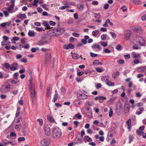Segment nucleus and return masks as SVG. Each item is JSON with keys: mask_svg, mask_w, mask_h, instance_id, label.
I'll use <instances>...</instances> for the list:
<instances>
[{"mask_svg": "<svg viewBox=\"0 0 146 146\" xmlns=\"http://www.w3.org/2000/svg\"><path fill=\"white\" fill-rule=\"evenodd\" d=\"M38 2V0H34L33 1V6H37V3Z\"/></svg>", "mask_w": 146, "mask_h": 146, "instance_id": "nucleus-47", "label": "nucleus"}, {"mask_svg": "<svg viewBox=\"0 0 146 146\" xmlns=\"http://www.w3.org/2000/svg\"><path fill=\"white\" fill-rule=\"evenodd\" d=\"M127 125L128 126H130L131 125V120L130 119H129L126 121Z\"/></svg>", "mask_w": 146, "mask_h": 146, "instance_id": "nucleus-48", "label": "nucleus"}, {"mask_svg": "<svg viewBox=\"0 0 146 146\" xmlns=\"http://www.w3.org/2000/svg\"><path fill=\"white\" fill-rule=\"evenodd\" d=\"M17 69L16 68L15 66H13L12 65H11V67L10 68V70L11 71H14Z\"/></svg>", "mask_w": 146, "mask_h": 146, "instance_id": "nucleus-44", "label": "nucleus"}, {"mask_svg": "<svg viewBox=\"0 0 146 146\" xmlns=\"http://www.w3.org/2000/svg\"><path fill=\"white\" fill-rule=\"evenodd\" d=\"M48 43L47 41H44L43 40H40L38 42V44L39 45H42L45 44H47Z\"/></svg>", "mask_w": 146, "mask_h": 146, "instance_id": "nucleus-21", "label": "nucleus"}, {"mask_svg": "<svg viewBox=\"0 0 146 146\" xmlns=\"http://www.w3.org/2000/svg\"><path fill=\"white\" fill-rule=\"evenodd\" d=\"M139 109L140 110V111H137L136 112V114L139 115L141 114L142 113V112L143 111L144 108L143 107H139Z\"/></svg>", "mask_w": 146, "mask_h": 146, "instance_id": "nucleus-19", "label": "nucleus"}, {"mask_svg": "<svg viewBox=\"0 0 146 146\" xmlns=\"http://www.w3.org/2000/svg\"><path fill=\"white\" fill-rule=\"evenodd\" d=\"M69 7V6L68 5H65L62 6L60 7L59 9L60 10H64L66 8H68Z\"/></svg>", "mask_w": 146, "mask_h": 146, "instance_id": "nucleus-34", "label": "nucleus"}, {"mask_svg": "<svg viewBox=\"0 0 146 146\" xmlns=\"http://www.w3.org/2000/svg\"><path fill=\"white\" fill-rule=\"evenodd\" d=\"M119 75V72L118 71H117L115 73H113L112 75V76L114 78L116 76H118Z\"/></svg>", "mask_w": 146, "mask_h": 146, "instance_id": "nucleus-32", "label": "nucleus"}, {"mask_svg": "<svg viewBox=\"0 0 146 146\" xmlns=\"http://www.w3.org/2000/svg\"><path fill=\"white\" fill-rule=\"evenodd\" d=\"M49 23L50 25L52 26H54L56 24V23L55 22H53L52 21H49Z\"/></svg>", "mask_w": 146, "mask_h": 146, "instance_id": "nucleus-59", "label": "nucleus"}, {"mask_svg": "<svg viewBox=\"0 0 146 146\" xmlns=\"http://www.w3.org/2000/svg\"><path fill=\"white\" fill-rule=\"evenodd\" d=\"M10 1L11 3H12V4L9 7H7L6 9L9 13H13L12 11L13 10V8L15 7L14 3L15 0H11Z\"/></svg>", "mask_w": 146, "mask_h": 146, "instance_id": "nucleus-6", "label": "nucleus"}, {"mask_svg": "<svg viewBox=\"0 0 146 146\" xmlns=\"http://www.w3.org/2000/svg\"><path fill=\"white\" fill-rule=\"evenodd\" d=\"M37 121L39 122L40 125H42L43 123V121L41 119H38L37 120Z\"/></svg>", "mask_w": 146, "mask_h": 146, "instance_id": "nucleus-55", "label": "nucleus"}, {"mask_svg": "<svg viewBox=\"0 0 146 146\" xmlns=\"http://www.w3.org/2000/svg\"><path fill=\"white\" fill-rule=\"evenodd\" d=\"M108 24H109L111 26L113 25V24L110 22V20L108 19L106 21L105 24L103 25V26L104 27H108Z\"/></svg>", "mask_w": 146, "mask_h": 146, "instance_id": "nucleus-12", "label": "nucleus"}, {"mask_svg": "<svg viewBox=\"0 0 146 146\" xmlns=\"http://www.w3.org/2000/svg\"><path fill=\"white\" fill-rule=\"evenodd\" d=\"M29 88L31 94V96L32 98H34L35 96L36 93L34 86H33L31 82L30 83Z\"/></svg>", "mask_w": 146, "mask_h": 146, "instance_id": "nucleus-4", "label": "nucleus"}, {"mask_svg": "<svg viewBox=\"0 0 146 146\" xmlns=\"http://www.w3.org/2000/svg\"><path fill=\"white\" fill-rule=\"evenodd\" d=\"M75 116L79 119H80L82 118V115L80 113H78L76 114Z\"/></svg>", "mask_w": 146, "mask_h": 146, "instance_id": "nucleus-51", "label": "nucleus"}, {"mask_svg": "<svg viewBox=\"0 0 146 146\" xmlns=\"http://www.w3.org/2000/svg\"><path fill=\"white\" fill-rule=\"evenodd\" d=\"M19 18L21 19H25L27 18L26 15L25 14H21L19 16Z\"/></svg>", "mask_w": 146, "mask_h": 146, "instance_id": "nucleus-33", "label": "nucleus"}, {"mask_svg": "<svg viewBox=\"0 0 146 146\" xmlns=\"http://www.w3.org/2000/svg\"><path fill=\"white\" fill-rule=\"evenodd\" d=\"M47 119L49 121L51 122H53L54 121V119L50 116H48Z\"/></svg>", "mask_w": 146, "mask_h": 146, "instance_id": "nucleus-29", "label": "nucleus"}, {"mask_svg": "<svg viewBox=\"0 0 146 146\" xmlns=\"http://www.w3.org/2000/svg\"><path fill=\"white\" fill-rule=\"evenodd\" d=\"M96 71L98 72H102L103 70L102 69L100 68H97L96 69Z\"/></svg>", "mask_w": 146, "mask_h": 146, "instance_id": "nucleus-60", "label": "nucleus"}, {"mask_svg": "<svg viewBox=\"0 0 146 146\" xmlns=\"http://www.w3.org/2000/svg\"><path fill=\"white\" fill-rule=\"evenodd\" d=\"M99 33V31L98 30H94L92 31V34L94 36H96Z\"/></svg>", "mask_w": 146, "mask_h": 146, "instance_id": "nucleus-28", "label": "nucleus"}, {"mask_svg": "<svg viewBox=\"0 0 146 146\" xmlns=\"http://www.w3.org/2000/svg\"><path fill=\"white\" fill-rule=\"evenodd\" d=\"M129 104H125L124 110L125 113L127 114L129 110Z\"/></svg>", "mask_w": 146, "mask_h": 146, "instance_id": "nucleus-10", "label": "nucleus"}, {"mask_svg": "<svg viewBox=\"0 0 146 146\" xmlns=\"http://www.w3.org/2000/svg\"><path fill=\"white\" fill-rule=\"evenodd\" d=\"M72 35L75 37H78L80 36V34L79 33H76L75 32H74L72 33Z\"/></svg>", "mask_w": 146, "mask_h": 146, "instance_id": "nucleus-52", "label": "nucleus"}, {"mask_svg": "<svg viewBox=\"0 0 146 146\" xmlns=\"http://www.w3.org/2000/svg\"><path fill=\"white\" fill-rule=\"evenodd\" d=\"M25 140V138L24 137H19L18 139V140L19 142H21L23 141H24Z\"/></svg>", "mask_w": 146, "mask_h": 146, "instance_id": "nucleus-45", "label": "nucleus"}, {"mask_svg": "<svg viewBox=\"0 0 146 146\" xmlns=\"http://www.w3.org/2000/svg\"><path fill=\"white\" fill-rule=\"evenodd\" d=\"M62 132L61 130L58 127L53 128L52 131L53 137L55 139H58L61 136Z\"/></svg>", "mask_w": 146, "mask_h": 146, "instance_id": "nucleus-1", "label": "nucleus"}, {"mask_svg": "<svg viewBox=\"0 0 146 146\" xmlns=\"http://www.w3.org/2000/svg\"><path fill=\"white\" fill-rule=\"evenodd\" d=\"M99 63V61L98 60H94L93 63V64L94 66H97L98 65V64Z\"/></svg>", "mask_w": 146, "mask_h": 146, "instance_id": "nucleus-35", "label": "nucleus"}, {"mask_svg": "<svg viewBox=\"0 0 146 146\" xmlns=\"http://www.w3.org/2000/svg\"><path fill=\"white\" fill-rule=\"evenodd\" d=\"M56 32H58V35H60L63 33L65 31V29L63 27H58L56 29Z\"/></svg>", "mask_w": 146, "mask_h": 146, "instance_id": "nucleus-8", "label": "nucleus"}, {"mask_svg": "<svg viewBox=\"0 0 146 146\" xmlns=\"http://www.w3.org/2000/svg\"><path fill=\"white\" fill-rule=\"evenodd\" d=\"M77 96L80 100H83L87 99L88 96L87 95L82 92L80 90H78L77 91Z\"/></svg>", "mask_w": 146, "mask_h": 146, "instance_id": "nucleus-3", "label": "nucleus"}, {"mask_svg": "<svg viewBox=\"0 0 146 146\" xmlns=\"http://www.w3.org/2000/svg\"><path fill=\"white\" fill-rule=\"evenodd\" d=\"M133 135H129V143H131L133 139Z\"/></svg>", "mask_w": 146, "mask_h": 146, "instance_id": "nucleus-30", "label": "nucleus"}, {"mask_svg": "<svg viewBox=\"0 0 146 146\" xmlns=\"http://www.w3.org/2000/svg\"><path fill=\"white\" fill-rule=\"evenodd\" d=\"M44 132L45 134L48 136H49L50 133V129L49 127L46 126L44 127Z\"/></svg>", "mask_w": 146, "mask_h": 146, "instance_id": "nucleus-7", "label": "nucleus"}, {"mask_svg": "<svg viewBox=\"0 0 146 146\" xmlns=\"http://www.w3.org/2000/svg\"><path fill=\"white\" fill-rule=\"evenodd\" d=\"M3 40H4V41L5 42H7V41L8 40L9 38L6 36H4L3 37Z\"/></svg>", "mask_w": 146, "mask_h": 146, "instance_id": "nucleus-41", "label": "nucleus"}, {"mask_svg": "<svg viewBox=\"0 0 146 146\" xmlns=\"http://www.w3.org/2000/svg\"><path fill=\"white\" fill-rule=\"evenodd\" d=\"M113 114V110L111 108L110 109V111L109 114V116L110 117H111Z\"/></svg>", "mask_w": 146, "mask_h": 146, "instance_id": "nucleus-43", "label": "nucleus"}, {"mask_svg": "<svg viewBox=\"0 0 146 146\" xmlns=\"http://www.w3.org/2000/svg\"><path fill=\"white\" fill-rule=\"evenodd\" d=\"M105 53H110L111 52V51L107 48H105L104 50Z\"/></svg>", "mask_w": 146, "mask_h": 146, "instance_id": "nucleus-56", "label": "nucleus"}, {"mask_svg": "<svg viewBox=\"0 0 146 146\" xmlns=\"http://www.w3.org/2000/svg\"><path fill=\"white\" fill-rule=\"evenodd\" d=\"M28 35L29 36H33L35 35V34L34 32H32L31 31H29L28 33Z\"/></svg>", "mask_w": 146, "mask_h": 146, "instance_id": "nucleus-39", "label": "nucleus"}, {"mask_svg": "<svg viewBox=\"0 0 146 146\" xmlns=\"http://www.w3.org/2000/svg\"><path fill=\"white\" fill-rule=\"evenodd\" d=\"M107 35L105 34H103L101 35V38L102 40H104L106 39Z\"/></svg>", "mask_w": 146, "mask_h": 146, "instance_id": "nucleus-38", "label": "nucleus"}, {"mask_svg": "<svg viewBox=\"0 0 146 146\" xmlns=\"http://www.w3.org/2000/svg\"><path fill=\"white\" fill-rule=\"evenodd\" d=\"M50 143V139L48 138H46L42 140L40 143L42 146H47L49 145Z\"/></svg>", "mask_w": 146, "mask_h": 146, "instance_id": "nucleus-5", "label": "nucleus"}, {"mask_svg": "<svg viewBox=\"0 0 146 146\" xmlns=\"http://www.w3.org/2000/svg\"><path fill=\"white\" fill-rule=\"evenodd\" d=\"M4 66L5 68L7 69H8L10 68V65L8 63H5L4 64Z\"/></svg>", "mask_w": 146, "mask_h": 146, "instance_id": "nucleus-37", "label": "nucleus"}, {"mask_svg": "<svg viewBox=\"0 0 146 146\" xmlns=\"http://www.w3.org/2000/svg\"><path fill=\"white\" fill-rule=\"evenodd\" d=\"M94 16L96 19H99L101 17L100 14L99 13H94Z\"/></svg>", "mask_w": 146, "mask_h": 146, "instance_id": "nucleus-27", "label": "nucleus"}, {"mask_svg": "<svg viewBox=\"0 0 146 146\" xmlns=\"http://www.w3.org/2000/svg\"><path fill=\"white\" fill-rule=\"evenodd\" d=\"M134 30L138 33H141L143 32V30L141 27H137L134 28Z\"/></svg>", "mask_w": 146, "mask_h": 146, "instance_id": "nucleus-22", "label": "nucleus"}, {"mask_svg": "<svg viewBox=\"0 0 146 146\" xmlns=\"http://www.w3.org/2000/svg\"><path fill=\"white\" fill-rule=\"evenodd\" d=\"M69 48L71 49H74V46L73 44L71 43H70L69 44Z\"/></svg>", "mask_w": 146, "mask_h": 146, "instance_id": "nucleus-64", "label": "nucleus"}, {"mask_svg": "<svg viewBox=\"0 0 146 146\" xmlns=\"http://www.w3.org/2000/svg\"><path fill=\"white\" fill-rule=\"evenodd\" d=\"M19 73L18 72L14 73L13 75V78L16 80H18V76H19Z\"/></svg>", "mask_w": 146, "mask_h": 146, "instance_id": "nucleus-26", "label": "nucleus"}, {"mask_svg": "<svg viewBox=\"0 0 146 146\" xmlns=\"http://www.w3.org/2000/svg\"><path fill=\"white\" fill-rule=\"evenodd\" d=\"M85 137L86 140L89 142L91 141H92V139L90 137L88 136H85Z\"/></svg>", "mask_w": 146, "mask_h": 146, "instance_id": "nucleus-40", "label": "nucleus"}, {"mask_svg": "<svg viewBox=\"0 0 146 146\" xmlns=\"http://www.w3.org/2000/svg\"><path fill=\"white\" fill-rule=\"evenodd\" d=\"M136 105L137 107H141L143 105V104L141 102L137 103Z\"/></svg>", "mask_w": 146, "mask_h": 146, "instance_id": "nucleus-61", "label": "nucleus"}, {"mask_svg": "<svg viewBox=\"0 0 146 146\" xmlns=\"http://www.w3.org/2000/svg\"><path fill=\"white\" fill-rule=\"evenodd\" d=\"M146 70V66H145L141 67L139 68L137 70L139 72H143Z\"/></svg>", "mask_w": 146, "mask_h": 146, "instance_id": "nucleus-17", "label": "nucleus"}, {"mask_svg": "<svg viewBox=\"0 0 146 146\" xmlns=\"http://www.w3.org/2000/svg\"><path fill=\"white\" fill-rule=\"evenodd\" d=\"M116 107L117 109L119 110H121L122 109V104L119 101L117 103Z\"/></svg>", "mask_w": 146, "mask_h": 146, "instance_id": "nucleus-15", "label": "nucleus"}, {"mask_svg": "<svg viewBox=\"0 0 146 146\" xmlns=\"http://www.w3.org/2000/svg\"><path fill=\"white\" fill-rule=\"evenodd\" d=\"M35 30L38 32H41L42 31H44V30H43V28L42 27L39 28L36 27L35 28Z\"/></svg>", "mask_w": 146, "mask_h": 146, "instance_id": "nucleus-42", "label": "nucleus"}, {"mask_svg": "<svg viewBox=\"0 0 146 146\" xmlns=\"http://www.w3.org/2000/svg\"><path fill=\"white\" fill-rule=\"evenodd\" d=\"M19 37H13V39H12L11 40L12 42H13V41H17L19 40Z\"/></svg>", "mask_w": 146, "mask_h": 146, "instance_id": "nucleus-53", "label": "nucleus"}, {"mask_svg": "<svg viewBox=\"0 0 146 146\" xmlns=\"http://www.w3.org/2000/svg\"><path fill=\"white\" fill-rule=\"evenodd\" d=\"M131 55L132 57L134 58H138L140 55V54L139 53H136L134 52H132Z\"/></svg>", "mask_w": 146, "mask_h": 146, "instance_id": "nucleus-14", "label": "nucleus"}, {"mask_svg": "<svg viewBox=\"0 0 146 146\" xmlns=\"http://www.w3.org/2000/svg\"><path fill=\"white\" fill-rule=\"evenodd\" d=\"M3 14L5 17H7L9 16V13L8 11H3Z\"/></svg>", "mask_w": 146, "mask_h": 146, "instance_id": "nucleus-57", "label": "nucleus"}, {"mask_svg": "<svg viewBox=\"0 0 146 146\" xmlns=\"http://www.w3.org/2000/svg\"><path fill=\"white\" fill-rule=\"evenodd\" d=\"M90 56L92 57H95L98 56L97 54H94L92 52L90 53Z\"/></svg>", "mask_w": 146, "mask_h": 146, "instance_id": "nucleus-58", "label": "nucleus"}, {"mask_svg": "<svg viewBox=\"0 0 146 146\" xmlns=\"http://www.w3.org/2000/svg\"><path fill=\"white\" fill-rule=\"evenodd\" d=\"M27 72L31 77H32V74L33 71L32 69L30 67H28L27 68Z\"/></svg>", "mask_w": 146, "mask_h": 146, "instance_id": "nucleus-18", "label": "nucleus"}, {"mask_svg": "<svg viewBox=\"0 0 146 146\" xmlns=\"http://www.w3.org/2000/svg\"><path fill=\"white\" fill-rule=\"evenodd\" d=\"M133 42L134 43H139L140 46H143L145 45L144 38L142 36H138L134 38Z\"/></svg>", "mask_w": 146, "mask_h": 146, "instance_id": "nucleus-2", "label": "nucleus"}, {"mask_svg": "<svg viewBox=\"0 0 146 146\" xmlns=\"http://www.w3.org/2000/svg\"><path fill=\"white\" fill-rule=\"evenodd\" d=\"M58 95L57 90H55V92L54 95V98L52 100V102H56L58 99Z\"/></svg>", "mask_w": 146, "mask_h": 146, "instance_id": "nucleus-13", "label": "nucleus"}, {"mask_svg": "<svg viewBox=\"0 0 146 146\" xmlns=\"http://www.w3.org/2000/svg\"><path fill=\"white\" fill-rule=\"evenodd\" d=\"M43 24L46 27V28L47 29H49L51 28L47 22L46 21L43 22Z\"/></svg>", "mask_w": 146, "mask_h": 146, "instance_id": "nucleus-20", "label": "nucleus"}, {"mask_svg": "<svg viewBox=\"0 0 146 146\" xmlns=\"http://www.w3.org/2000/svg\"><path fill=\"white\" fill-rule=\"evenodd\" d=\"M109 78V77L108 76H103L101 78V80L102 81H107Z\"/></svg>", "mask_w": 146, "mask_h": 146, "instance_id": "nucleus-23", "label": "nucleus"}, {"mask_svg": "<svg viewBox=\"0 0 146 146\" xmlns=\"http://www.w3.org/2000/svg\"><path fill=\"white\" fill-rule=\"evenodd\" d=\"M121 48V46L120 45H118L115 47V49L117 50H120Z\"/></svg>", "mask_w": 146, "mask_h": 146, "instance_id": "nucleus-62", "label": "nucleus"}, {"mask_svg": "<svg viewBox=\"0 0 146 146\" xmlns=\"http://www.w3.org/2000/svg\"><path fill=\"white\" fill-rule=\"evenodd\" d=\"M72 58L74 59H78L80 58V56L78 54L74 53L72 55Z\"/></svg>", "mask_w": 146, "mask_h": 146, "instance_id": "nucleus-24", "label": "nucleus"}, {"mask_svg": "<svg viewBox=\"0 0 146 146\" xmlns=\"http://www.w3.org/2000/svg\"><path fill=\"white\" fill-rule=\"evenodd\" d=\"M61 94L62 95H64L66 92V90L65 88L64 87H62L61 88Z\"/></svg>", "mask_w": 146, "mask_h": 146, "instance_id": "nucleus-36", "label": "nucleus"}, {"mask_svg": "<svg viewBox=\"0 0 146 146\" xmlns=\"http://www.w3.org/2000/svg\"><path fill=\"white\" fill-rule=\"evenodd\" d=\"M92 48L93 49L95 48H98V51H100L101 50V48L100 46L96 44H94L92 46Z\"/></svg>", "mask_w": 146, "mask_h": 146, "instance_id": "nucleus-16", "label": "nucleus"}, {"mask_svg": "<svg viewBox=\"0 0 146 146\" xmlns=\"http://www.w3.org/2000/svg\"><path fill=\"white\" fill-rule=\"evenodd\" d=\"M78 8L82 11L84 9V5L83 4H81L80 6L77 7Z\"/></svg>", "mask_w": 146, "mask_h": 146, "instance_id": "nucleus-54", "label": "nucleus"}, {"mask_svg": "<svg viewBox=\"0 0 146 146\" xmlns=\"http://www.w3.org/2000/svg\"><path fill=\"white\" fill-rule=\"evenodd\" d=\"M131 34V32L130 31H126L125 38L126 40H128L129 39Z\"/></svg>", "mask_w": 146, "mask_h": 146, "instance_id": "nucleus-11", "label": "nucleus"}, {"mask_svg": "<svg viewBox=\"0 0 146 146\" xmlns=\"http://www.w3.org/2000/svg\"><path fill=\"white\" fill-rule=\"evenodd\" d=\"M136 133L137 135H139V136H141L142 135L143 132L141 131H140L138 130H137Z\"/></svg>", "mask_w": 146, "mask_h": 146, "instance_id": "nucleus-49", "label": "nucleus"}, {"mask_svg": "<svg viewBox=\"0 0 146 146\" xmlns=\"http://www.w3.org/2000/svg\"><path fill=\"white\" fill-rule=\"evenodd\" d=\"M106 84L109 86H114L115 84L114 83L110 81H107L106 82Z\"/></svg>", "mask_w": 146, "mask_h": 146, "instance_id": "nucleus-31", "label": "nucleus"}, {"mask_svg": "<svg viewBox=\"0 0 146 146\" xmlns=\"http://www.w3.org/2000/svg\"><path fill=\"white\" fill-rule=\"evenodd\" d=\"M118 63L120 64H123L125 62L122 59H120L118 61Z\"/></svg>", "mask_w": 146, "mask_h": 146, "instance_id": "nucleus-63", "label": "nucleus"}, {"mask_svg": "<svg viewBox=\"0 0 146 146\" xmlns=\"http://www.w3.org/2000/svg\"><path fill=\"white\" fill-rule=\"evenodd\" d=\"M133 3L136 5H141L142 3L140 0H133Z\"/></svg>", "mask_w": 146, "mask_h": 146, "instance_id": "nucleus-25", "label": "nucleus"}, {"mask_svg": "<svg viewBox=\"0 0 146 146\" xmlns=\"http://www.w3.org/2000/svg\"><path fill=\"white\" fill-rule=\"evenodd\" d=\"M10 85L6 86L4 88H3L1 89V91L3 93H6L9 90Z\"/></svg>", "mask_w": 146, "mask_h": 146, "instance_id": "nucleus-9", "label": "nucleus"}, {"mask_svg": "<svg viewBox=\"0 0 146 146\" xmlns=\"http://www.w3.org/2000/svg\"><path fill=\"white\" fill-rule=\"evenodd\" d=\"M110 33L112 37L113 38L115 39L116 37V36L114 33L112 32H110Z\"/></svg>", "mask_w": 146, "mask_h": 146, "instance_id": "nucleus-46", "label": "nucleus"}, {"mask_svg": "<svg viewBox=\"0 0 146 146\" xmlns=\"http://www.w3.org/2000/svg\"><path fill=\"white\" fill-rule=\"evenodd\" d=\"M100 43L104 47H106L107 46V42H101Z\"/></svg>", "mask_w": 146, "mask_h": 146, "instance_id": "nucleus-50", "label": "nucleus"}]
</instances>
